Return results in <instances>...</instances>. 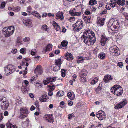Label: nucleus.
I'll return each instance as SVG.
<instances>
[{"instance_id": "c03bdc74", "label": "nucleus", "mask_w": 128, "mask_h": 128, "mask_svg": "<svg viewBox=\"0 0 128 128\" xmlns=\"http://www.w3.org/2000/svg\"><path fill=\"white\" fill-rule=\"evenodd\" d=\"M6 4V3L5 2H2L1 4L0 8L1 9H2L4 8L5 7Z\"/></svg>"}, {"instance_id": "7ed1b4c3", "label": "nucleus", "mask_w": 128, "mask_h": 128, "mask_svg": "<svg viewBox=\"0 0 128 128\" xmlns=\"http://www.w3.org/2000/svg\"><path fill=\"white\" fill-rule=\"evenodd\" d=\"M14 31V28L13 26H11L8 27L3 28V33L6 37L8 38L12 35Z\"/></svg>"}, {"instance_id": "f8f14e48", "label": "nucleus", "mask_w": 128, "mask_h": 128, "mask_svg": "<svg viewBox=\"0 0 128 128\" xmlns=\"http://www.w3.org/2000/svg\"><path fill=\"white\" fill-rule=\"evenodd\" d=\"M56 79V77L51 78L49 77L47 78L46 79L43 81V83L45 85H46L49 83L55 81Z\"/></svg>"}, {"instance_id": "412c9836", "label": "nucleus", "mask_w": 128, "mask_h": 128, "mask_svg": "<svg viewBox=\"0 0 128 128\" xmlns=\"http://www.w3.org/2000/svg\"><path fill=\"white\" fill-rule=\"evenodd\" d=\"M40 100L42 102H46L48 100V97L46 94H43L39 98Z\"/></svg>"}, {"instance_id": "603ef678", "label": "nucleus", "mask_w": 128, "mask_h": 128, "mask_svg": "<svg viewBox=\"0 0 128 128\" xmlns=\"http://www.w3.org/2000/svg\"><path fill=\"white\" fill-rule=\"evenodd\" d=\"M29 84V82L28 81L26 80H25L24 81V82L22 84V85L23 86H24V84H25L26 85V86L28 85Z\"/></svg>"}, {"instance_id": "4468645a", "label": "nucleus", "mask_w": 128, "mask_h": 128, "mask_svg": "<svg viewBox=\"0 0 128 128\" xmlns=\"http://www.w3.org/2000/svg\"><path fill=\"white\" fill-rule=\"evenodd\" d=\"M44 118L46 121L49 123H52L54 122L52 114L46 115L44 116Z\"/></svg>"}, {"instance_id": "58836bf2", "label": "nucleus", "mask_w": 128, "mask_h": 128, "mask_svg": "<svg viewBox=\"0 0 128 128\" xmlns=\"http://www.w3.org/2000/svg\"><path fill=\"white\" fill-rule=\"evenodd\" d=\"M37 52V51L36 49L32 50L31 52V54L32 56L35 55Z\"/></svg>"}, {"instance_id": "72a5a7b5", "label": "nucleus", "mask_w": 128, "mask_h": 128, "mask_svg": "<svg viewBox=\"0 0 128 128\" xmlns=\"http://www.w3.org/2000/svg\"><path fill=\"white\" fill-rule=\"evenodd\" d=\"M64 92L63 91H59L56 94V96L60 97L63 96L64 95Z\"/></svg>"}, {"instance_id": "4d7b16f0", "label": "nucleus", "mask_w": 128, "mask_h": 128, "mask_svg": "<svg viewBox=\"0 0 128 128\" xmlns=\"http://www.w3.org/2000/svg\"><path fill=\"white\" fill-rule=\"evenodd\" d=\"M17 52V50L16 49L12 50V52L14 54H16Z\"/></svg>"}, {"instance_id": "79ce46f5", "label": "nucleus", "mask_w": 128, "mask_h": 128, "mask_svg": "<svg viewBox=\"0 0 128 128\" xmlns=\"http://www.w3.org/2000/svg\"><path fill=\"white\" fill-rule=\"evenodd\" d=\"M75 19L74 17H72L70 18L68 20L70 22H75Z\"/></svg>"}, {"instance_id": "f257e3e1", "label": "nucleus", "mask_w": 128, "mask_h": 128, "mask_svg": "<svg viewBox=\"0 0 128 128\" xmlns=\"http://www.w3.org/2000/svg\"><path fill=\"white\" fill-rule=\"evenodd\" d=\"M82 38V40L88 46L92 45L96 41L94 32L90 30L86 31Z\"/></svg>"}, {"instance_id": "393cba45", "label": "nucleus", "mask_w": 128, "mask_h": 128, "mask_svg": "<svg viewBox=\"0 0 128 128\" xmlns=\"http://www.w3.org/2000/svg\"><path fill=\"white\" fill-rule=\"evenodd\" d=\"M68 96L69 99L71 100H74L75 98L74 94H72L71 92H69L68 94Z\"/></svg>"}, {"instance_id": "2eb2a0df", "label": "nucleus", "mask_w": 128, "mask_h": 128, "mask_svg": "<svg viewBox=\"0 0 128 128\" xmlns=\"http://www.w3.org/2000/svg\"><path fill=\"white\" fill-rule=\"evenodd\" d=\"M64 13L63 12H58L56 15V18L57 19H60L62 20L64 19L63 16Z\"/></svg>"}, {"instance_id": "c9c22d12", "label": "nucleus", "mask_w": 128, "mask_h": 128, "mask_svg": "<svg viewBox=\"0 0 128 128\" xmlns=\"http://www.w3.org/2000/svg\"><path fill=\"white\" fill-rule=\"evenodd\" d=\"M26 49L25 48H22L20 50V52L24 54H25L26 53Z\"/></svg>"}, {"instance_id": "473e14b6", "label": "nucleus", "mask_w": 128, "mask_h": 128, "mask_svg": "<svg viewBox=\"0 0 128 128\" xmlns=\"http://www.w3.org/2000/svg\"><path fill=\"white\" fill-rule=\"evenodd\" d=\"M42 29L43 30L46 31L48 32L49 28L46 25H43L42 27Z\"/></svg>"}, {"instance_id": "a18cd8bd", "label": "nucleus", "mask_w": 128, "mask_h": 128, "mask_svg": "<svg viewBox=\"0 0 128 128\" xmlns=\"http://www.w3.org/2000/svg\"><path fill=\"white\" fill-rule=\"evenodd\" d=\"M35 105L37 108L38 109V110H39L40 109L39 102L38 101H36L35 102Z\"/></svg>"}, {"instance_id": "dca6fc26", "label": "nucleus", "mask_w": 128, "mask_h": 128, "mask_svg": "<svg viewBox=\"0 0 128 128\" xmlns=\"http://www.w3.org/2000/svg\"><path fill=\"white\" fill-rule=\"evenodd\" d=\"M23 22L26 26L28 27H32V21L30 19H28L24 20Z\"/></svg>"}, {"instance_id": "de8ad7c7", "label": "nucleus", "mask_w": 128, "mask_h": 128, "mask_svg": "<svg viewBox=\"0 0 128 128\" xmlns=\"http://www.w3.org/2000/svg\"><path fill=\"white\" fill-rule=\"evenodd\" d=\"M33 16H35L37 17L39 19H40L41 18V16H40L39 14L38 13L36 14H34Z\"/></svg>"}, {"instance_id": "a211bd4d", "label": "nucleus", "mask_w": 128, "mask_h": 128, "mask_svg": "<svg viewBox=\"0 0 128 128\" xmlns=\"http://www.w3.org/2000/svg\"><path fill=\"white\" fill-rule=\"evenodd\" d=\"M112 79L113 77L112 76L110 75H108L104 76V80L106 83H108Z\"/></svg>"}, {"instance_id": "bb28decb", "label": "nucleus", "mask_w": 128, "mask_h": 128, "mask_svg": "<svg viewBox=\"0 0 128 128\" xmlns=\"http://www.w3.org/2000/svg\"><path fill=\"white\" fill-rule=\"evenodd\" d=\"M62 63V62L61 59H59L56 60L55 64L56 65L60 67Z\"/></svg>"}, {"instance_id": "e433bc0d", "label": "nucleus", "mask_w": 128, "mask_h": 128, "mask_svg": "<svg viewBox=\"0 0 128 128\" xmlns=\"http://www.w3.org/2000/svg\"><path fill=\"white\" fill-rule=\"evenodd\" d=\"M16 42L19 45H20L22 44V41L20 38H18L16 40Z\"/></svg>"}, {"instance_id": "bf43d9fd", "label": "nucleus", "mask_w": 128, "mask_h": 128, "mask_svg": "<svg viewBox=\"0 0 128 128\" xmlns=\"http://www.w3.org/2000/svg\"><path fill=\"white\" fill-rule=\"evenodd\" d=\"M85 14H86L87 15L91 14V13L88 10H86V11L85 12Z\"/></svg>"}, {"instance_id": "423d86ee", "label": "nucleus", "mask_w": 128, "mask_h": 128, "mask_svg": "<svg viewBox=\"0 0 128 128\" xmlns=\"http://www.w3.org/2000/svg\"><path fill=\"white\" fill-rule=\"evenodd\" d=\"M15 67L12 64H10L5 68L4 70L6 73L10 75L13 73L15 71Z\"/></svg>"}, {"instance_id": "0eeeda50", "label": "nucleus", "mask_w": 128, "mask_h": 128, "mask_svg": "<svg viewBox=\"0 0 128 128\" xmlns=\"http://www.w3.org/2000/svg\"><path fill=\"white\" fill-rule=\"evenodd\" d=\"M20 118L21 119H23L28 116V111L26 108H22L20 110Z\"/></svg>"}, {"instance_id": "f03ea898", "label": "nucleus", "mask_w": 128, "mask_h": 128, "mask_svg": "<svg viewBox=\"0 0 128 128\" xmlns=\"http://www.w3.org/2000/svg\"><path fill=\"white\" fill-rule=\"evenodd\" d=\"M108 26L110 28L108 30V32L112 34H114L117 33L120 27V24L117 20L112 19L109 21Z\"/></svg>"}, {"instance_id": "b1692460", "label": "nucleus", "mask_w": 128, "mask_h": 128, "mask_svg": "<svg viewBox=\"0 0 128 128\" xmlns=\"http://www.w3.org/2000/svg\"><path fill=\"white\" fill-rule=\"evenodd\" d=\"M53 24L54 28L57 31H59L60 30V27L58 25V24L54 21L53 22Z\"/></svg>"}, {"instance_id": "69168bd1", "label": "nucleus", "mask_w": 128, "mask_h": 128, "mask_svg": "<svg viewBox=\"0 0 128 128\" xmlns=\"http://www.w3.org/2000/svg\"><path fill=\"white\" fill-rule=\"evenodd\" d=\"M36 108L34 106H32L30 108V110L31 111H32L33 110H34Z\"/></svg>"}, {"instance_id": "1a4fd4ad", "label": "nucleus", "mask_w": 128, "mask_h": 128, "mask_svg": "<svg viewBox=\"0 0 128 128\" xmlns=\"http://www.w3.org/2000/svg\"><path fill=\"white\" fill-rule=\"evenodd\" d=\"M118 48L116 46L111 47L110 49V51L115 56L120 55V53L118 50Z\"/></svg>"}, {"instance_id": "37998d69", "label": "nucleus", "mask_w": 128, "mask_h": 128, "mask_svg": "<svg viewBox=\"0 0 128 128\" xmlns=\"http://www.w3.org/2000/svg\"><path fill=\"white\" fill-rule=\"evenodd\" d=\"M48 87L50 89L52 90H54L55 88L54 86L53 85H48Z\"/></svg>"}, {"instance_id": "6e6d98bb", "label": "nucleus", "mask_w": 128, "mask_h": 128, "mask_svg": "<svg viewBox=\"0 0 128 128\" xmlns=\"http://www.w3.org/2000/svg\"><path fill=\"white\" fill-rule=\"evenodd\" d=\"M74 114H70L68 116V118L69 119L72 118L73 117Z\"/></svg>"}, {"instance_id": "e2e57ef3", "label": "nucleus", "mask_w": 128, "mask_h": 128, "mask_svg": "<svg viewBox=\"0 0 128 128\" xmlns=\"http://www.w3.org/2000/svg\"><path fill=\"white\" fill-rule=\"evenodd\" d=\"M110 4L106 5V8L108 10H110L111 9L110 7Z\"/></svg>"}, {"instance_id": "864d4df0", "label": "nucleus", "mask_w": 128, "mask_h": 128, "mask_svg": "<svg viewBox=\"0 0 128 128\" xmlns=\"http://www.w3.org/2000/svg\"><path fill=\"white\" fill-rule=\"evenodd\" d=\"M32 10V8L30 6H29L27 8V11L30 14L31 13V11Z\"/></svg>"}, {"instance_id": "c85d7f7f", "label": "nucleus", "mask_w": 128, "mask_h": 128, "mask_svg": "<svg viewBox=\"0 0 128 128\" xmlns=\"http://www.w3.org/2000/svg\"><path fill=\"white\" fill-rule=\"evenodd\" d=\"M7 128H17V126L15 125H13L10 123H8L7 125Z\"/></svg>"}, {"instance_id": "0e129e2a", "label": "nucleus", "mask_w": 128, "mask_h": 128, "mask_svg": "<svg viewBox=\"0 0 128 128\" xmlns=\"http://www.w3.org/2000/svg\"><path fill=\"white\" fill-rule=\"evenodd\" d=\"M110 6L112 7L113 8H114V7H115L116 6V4L114 3H110Z\"/></svg>"}, {"instance_id": "5701e85b", "label": "nucleus", "mask_w": 128, "mask_h": 128, "mask_svg": "<svg viewBox=\"0 0 128 128\" xmlns=\"http://www.w3.org/2000/svg\"><path fill=\"white\" fill-rule=\"evenodd\" d=\"M107 40V38L104 36H102L101 37V43L102 46H104L105 45Z\"/></svg>"}, {"instance_id": "09e8293b", "label": "nucleus", "mask_w": 128, "mask_h": 128, "mask_svg": "<svg viewBox=\"0 0 128 128\" xmlns=\"http://www.w3.org/2000/svg\"><path fill=\"white\" fill-rule=\"evenodd\" d=\"M36 80L35 77H33L31 78L30 82L32 83L33 82L35 81Z\"/></svg>"}, {"instance_id": "8fccbe9b", "label": "nucleus", "mask_w": 128, "mask_h": 128, "mask_svg": "<svg viewBox=\"0 0 128 128\" xmlns=\"http://www.w3.org/2000/svg\"><path fill=\"white\" fill-rule=\"evenodd\" d=\"M15 10L17 12H18L20 11V8L19 6H18L14 8Z\"/></svg>"}, {"instance_id": "2f4dec72", "label": "nucleus", "mask_w": 128, "mask_h": 128, "mask_svg": "<svg viewBox=\"0 0 128 128\" xmlns=\"http://www.w3.org/2000/svg\"><path fill=\"white\" fill-rule=\"evenodd\" d=\"M98 78L96 77L94 78V79L92 81L91 84H92L94 85L96 83H97L98 81Z\"/></svg>"}, {"instance_id": "13d9d810", "label": "nucleus", "mask_w": 128, "mask_h": 128, "mask_svg": "<svg viewBox=\"0 0 128 128\" xmlns=\"http://www.w3.org/2000/svg\"><path fill=\"white\" fill-rule=\"evenodd\" d=\"M22 91L23 92L24 94H26L28 93V91L25 88H24V89H22Z\"/></svg>"}, {"instance_id": "c756f323", "label": "nucleus", "mask_w": 128, "mask_h": 128, "mask_svg": "<svg viewBox=\"0 0 128 128\" xmlns=\"http://www.w3.org/2000/svg\"><path fill=\"white\" fill-rule=\"evenodd\" d=\"M99 84L100 86H98L96 90V92L97 94H99L100 93L102 88V86H100V84ZM101 86L102 85H101Z\"/></svg>"}, {"instance_id": "7c9ffc66", "label": "nucleus", "mask_w": 128, "mask_h": 128, "mask_svg": "<svg viewBox=\"0 0 128 128\" xmlns=\"http://www.w3.org/2000/svg\"><path fill=\"white\" fill-rule=\"evenodd\" d=\"M104 19H100L98 21V24H100V26H102L104 24Z\"/></svg>"}, {"instance_id": "aec40b11", "label": "nucleus", "mask_w": 128, "mask_h": 128, "mask_svg": "<svg viewBox=\"0 0 128 128\" xmlns=\"http://www.w3.org/2000/svg\"><path fill=\"white\" fill-rule=\"evenodd\" d=\"M34 72L35 73L38 72L40 74H42V66L40 65L38 66L35 70Z\"/></svg>"}, {"instance_id": "49530a36", "label": "nucleus", "mask_w": 128, "mask_h": 128, "mask_svg": "<svg viewBox=\"0 0 128 128\" xmlns=\"http://www.w3.org/2000/svg\"><path fill=\"white\" fill-rule=\"evenodd\" d=\"M30 40L29 37H26L23 39V41L25 42H28L30 41Z\"/></svg>"}, {"instance_id": "ddd939ff", "label": "nucleus", "mask_w": 128, "mask_h": 128, "mask_svg": "<svg viewBox=\"0 0 128 128\" xmlns=\"http://www.w3.org/2000/svg\"><path fill=\"white\" fill-rule=\"evenodd\" d=\"M127 101L126 100H124L122 102L116 104L115 105V108L116 109H119L124 107V105L127 104Z\"/></svg>"}, {"instance_id": "a19ab883", "label": "nucleus", "mask_w": 128, "mask_h": 128, "mask_svg": "<svg viewBox=\"0 0 128 128\" xmlns=\"http://www.w3.org/2000/svg\"><path fill=\"white\" fill-rule=\"evenodd\" d=\"M105 55L104 54H101L99 56V58L101 59H104L105 58Z\"/></svg>"}, {"instance_id": "f704fd0d", "label": "nucleus", "mask_w": 128, "mask_h": 128, "mask_svg": "<svg viewBox=\"0 0 128 128\" xmlns=\"http://www.w3.org/2000/svg\"><path fill=\"white\" fill-rule=\"evenodd\" d=\"M96 1L95 0H91L89 3V4L92 6L96 4Z\"/></svg>"}, {"instance_id": "20e7f679", "label": "nucleus", "mask_w": 128, "mask_h": 128, "mask_svg": "<svg viewBox=\"0 0 128 128\" xmlns=\"http://www.w3.org/2000/svg\"><path fill=\"white\" fill-rule=\"evenodd\" d=\"M112 92L117 96H120L123 93V90L120 86L116 85L111 90Z\"/></svg>"}, {"instance_id": "3c124183", "label": "nucleus", "mask_w": 128, "mask_h": 128, "mask_svg": "<svg viewBox=\"0 0 128 128\" xmlns=\"http://www.w3.org/2000/svg\"><path fill=\"white\" fill-rule=\"evenodd\" d=\"M60 67L59 66H56L54 68L53 70L54 71H58L60 69Z\"/></svg>"}, {"instance_id": "39448f33", "label": "nucleus", "mask_w": 128, "mask_h": 128, "mask_svg": "<svg viewBox=\"0 0 128 128\" xmlns=\"http://www.w3.org/2000/svg\"><path fill=\"white\" fill-rule=\"evenodd\" d=\"M8 101L5 98H2L0 99V105L2 110H5L9 106Z\"/></svg>"}, {"instance_id": "ea45409f", "label": "nucleus", "mask_w": 128, "mask_h": 128, "mask_svg": "<svg viewBox=\"0 0 128 128\" xmlns=\"http://www.w3.org/2000/svg\"><path fill=\"white\" fill-rule=\"evenodd\" d=\"M62 76L63 77H64L66 76V70L64 69L62 70Z\"/></svg>"}, {"instance_id": "4be33fe9", "label": "nucleus", "mask_w": 128, "mask_h": 128, "mask_svg": "<svg viewBox=\"0 0 128 128\" xmlns=\"http://www.w3.org/2000/svg\"><path fill=\"white\" fill-rule=\"evenodd\" d=\"M52 45L51 44H48L46 48L44 50V52L46 53L47 52L50 51L52 50Z\"/></svg>"}, {"instance_id": "052dcab7", "label": "nucleus", "mask_w": 128, "mask_h": 128, "mask_svg": "<svg viewBox=\"0 0 128 128\" xmlns=\"http://www.w3.org/2000/svg\"><path fill=\"white\" fill-rule=\"evenodd\" d=\"M73 104V102L70 101H68V105L70 106H72Z\"/></svg>"}, {"instance_id": "9d476101", "label": "nucleus", "mask_w": 128, "mask_h": 128, "mask_svg": "<svg viewBox=\"0 0 128 128\" xmlns=\"http://www.w3.org/2000/svg\"><path fill=\"white\" fill-rule=\"evenodd\" d=\"M88 74L87 71L85 70H82L80 72V77L83 82H86V77Z\"/></svg>"}, {"instance_id": "4c0bfd02", "label": "nucleus", "mask_w": 128, "mask_h": 128, "mask_svg": "<svg viewBox=\"0 0 128 128\" xmlns=\"http://www.w3.org/2000/svg\"><path fill=\"white\" fill-rule=\"evenodd\" d=\"M68 42L66 41H64L62 42V46L66 47L67 45Z\"/></svg>"}, {"instance_id": "cd10ccee", "label": "nucleus", "mask_w": 128, "mask_h": 128, "mask_svg": "<svg viewBox=\"0 0 128 128\" xmlns=\"http://www.w3.org/2000/svg\"><path fill=\"white\" fill-rule=\"evenodd\" d=\"M114 1L116 3L119 5L123 6L125 4V3L122 2L121 0H115Z\"/></svg>"}, {"instance_id": "9b49d317", "label": "nucleus", "mask_w": 128, "mask_h": 128, "mask_svg": "<svg viewBox=\"0 0 128 128\" xmlns=\"http://www.w3.org/2000/svg\"><path fill=\"white\" fill-rule=\"evenodd\" d=\"M96 117L100 120L105 119L106 118V114L104 112L100 111L98 112L96 114Z\"/></svg>"}, {"instance_id": "774afa93", "label": "nucleus", "mask_w": 128, "mask_h": 128, "mask_svg": "<svg viewBox=\"0 0 128 128\" xmlns=\"http://www.w3.org/2000/svg\"><path fill=\"white\" fill-rule=\"evenodd\" d=\"M5 125L3 124H2L0 125V128H4Z\"/></svg>"}, {"instance_id": "6ab92c4d", "label": "nucleus", "mask_w": 128, "mask_h": 128, "mask_svg": "<svg viewBox=\"0 0 128 128\" xmlns=\"http://www.w3.org/2000/svg\"><path fill=\"white\" fill-rule=\"evenodd\" d=\"M70 14L74 16H79L81 14V12H76L75 9H74L73 10H70Z\"/></svg>"}, {"instance_id": "338daca9", "label": "nucleus", "mask_w": 128, "mask_h": 128, "mask_svg": "<svg viewBox=\"0 0 128 128\" xmlns=\"http://www.w3.org/2000/svg\"><path fill=\"white\" fill-rule=\"evenodd\" d=\"M53 92H50L48 93V95L50 96H51L53 95Z\"/></svg>"}, {"instance_id": "6e6552de", "label": "nucleus", "mask_w": 128, "mask_h": 128, "mask_svg": "<svg viewBox=\"0 0 128 128\" xmlns=\"http://www.w3.org/2000/svg\"><path fill=\"white\" fill-rule=\"evenodd\" d=\"M74 26V30L78 32L82 28L83 24L82 22L80 20L77 22L75 24Z\"/></svg>"}, {"instance_id": "a878e982", "label": "nucleus", "mask_w": 128, "mask_h": 128, "mask_svg": "<svg viewBox=\"0 0 128 128\" xmlns=\"http://www.w3.org/2000/svg\"><path fill=\"white\" fill-rule=\"evenodd\" d=\"M78 60L77 62L78 63H81L83 62L84 60L83 58L81 56H80L78 57Z\"/></svg>"}, {"instance_id": "680f3d73", "label": "nucleus", "mask_w": 128, "mask_h": 128, "mask_svg": "<svg viewBox=\"0 0 128 128\" xmlns=\"http://www.w3.org/2000/svg\"><path fill=\"white\" fill-rule=\"evenodd\" d=\"M77 76L76 75L74 74V75L72 76V78L73 79V80H72L74 82L75 81V80L76 79V78Z\"/></svg>"}, {"instance_id": "f3484780", "label": "nucleus", "mask_w": 128, "mask_h": 128, "mask_svg": "<svg viewBox=\"0 0 128 128\" xmlns=\"http://www.w3.org/2000/svg\"><path fill=\"white\" fill-rule=\"evenodd\" d=\"M65 59L67 60H72L73 59L72 55L70 53H67L64 56Z\"/></svg>"}, {"instance_id": "5fc2aeb1", "label": "nucleus", "mask_w": 128, "mask_h": 128, "mask_svg": "<svg viewBox=\"0 0 128 128\" xmlns=\"http://www.w3.org/2000/svg\"><path fill=\"white\" fill-rule=\"evenodd\" d=\"M123 63L122 62L118 63V66L120 68H122L123 66Z\"/></svg>"}]
</instances>
